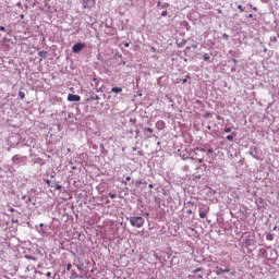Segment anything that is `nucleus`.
Here are the masks:
<instances>
[{"instance_id": "f257e3e1", "label": "nucleus", "mask_w": 279, "mask_h": 279, "mask_svg": "<svg viewBox=\"0 0 279 279\" xmlns=\"http://www.w3.org/2000/svg\"><path fill=\"white\" fill-rule=\"evenodd\" d=\"M128 219L133 228H143L145 226V218L141 216H131Z\"/></svg>"}, {"instance_id": "f03ea898", "label": "nucleus", "mask_w": 279, "mask_h": 279, "mask_svg": "<svg viewBox=\"0 0 279 279\" xmlns=\"http://www.w3.org/2000/svg\"><path fill=\"white\" fill-rule=\"evenodd\" d=\"M25 160H27V157L15 155L12 157V162L15 165V167H20V165H25Z\"/></svg>"}, {"instance_id": "7ed1b4c3", "label": "nucleus", "mask_w": 279, "mask_h": 279, "mask_svg": "<svg viewBox=\"0 0 279 279\" xmlns=\"http://www.w3.org/2000/svg\"><path fill=\"white\" fill-rule=\"evenodd\" d=\"M83 49H86V44L77 43L72 47L73 53H80Z\"/></svg>"}, {"instance_id": "20e7f679", "label": "nucleus", "mask_w": 279, "mask_h": 279, "mask_svg": "<svg viewBox=\"0 0 279 279\" xmlns=\"http://www.w3.org/2000/svg\"><path fill=\"white\" fill-rule=\"evenodd\" d=\"M68 101H70V102L82 101V96L75 95V94H69L68 95Z\"/></svg>"}, {"instance_id": "39448f33", "label": "nucleus", "mask_w": 279, "mask_h": 279, "mask_svg": "<svg viewBox=\"0 0 279 279\" xmlns=\"http://www.w3.org/2000/svg\"><path fill=\"white\" fill-rule=\"evenodd\" d=\"M95 7V0H83V8L85 10H90V8Z\"/></svg>"}, {"instance_id": "423d86ee", "label": "nucleus", "mask_w": 279, "mask_h": 279, "mask_svg": "<svg viewBox=\"0 0 279 279\" xmlns=\"http://www.w3.org/2000/svg\"><path fill=\"white\" fill-rule=\"evenodd\" d=\"M209 208L207 207L205 210H199L198 215L201 217V219H204L206 217V214L208 213Z\"/></svg>"}, {"instance_id": "0eeeda50", "label": "nucleus", "mask_w": 279, "mask_h": 279, "mask_svg": "<svg viewBox=\"0 0 279 279\" xmlns=\"http://www.w3.org/2000/svg\"><path fill=\"white\" fill-rule=\"evenodd\" d=\"M38 56L40 57L39 62H43V59L47 58V51L41 50L38 52Z\"/></svg>"}, {"instance_id": "6e6552de", "label": "nucleus", "mask_w": 279, "mask_h": 279, "mask_svg": "<svg viewBox=\"0 0 279 279\" xmlns=\"http://www.w3.org/2000/svg\"><path fill=\"white\" fill-rule=\"evenodd\" d=\"M111 93H116V95H119V93H123V88L121 87H112Z\"/></svg>"}, {"instance_id": "1a4fd4ad", "label": "nucleus", "mask_w": 279, "mask_h": 279, "mask_svg": "<svg viewBox=\"0 0 279 279\" xmlns=\"http://www.w3.org/2000/svg\"><path fill=\"white\" fill-rule=\"evenodd\" d=\"M215 274H216L217 276H221V275L223 274V269L220 268L219 266H217V267H216V270H215Z\"/></svg>"}, {"instance_id": "9d476101", "label": "nucleus", "mask_w": 279, "mask_h": 279, "mask_svg": "<svg viewBox=\"0 0 279 279\" xmlns=\"http://www.w3.org/2000/svg\"><path fill=\"white\" fill-rule=\"evenodd\" d=\"M203 60H204L205 62H210V53H205V54L203 56Z\"/></svg>"}, {"instance_id": "9b49d317", "label": "nucleus", "mask_w": 279, "mask_h": 279, "mask_svg": "<svg viewBox=\"0 0 279 279\" xmlns=\"http://www.w3.org/2000/svg\"><path fill=\"white\" fill-rule=\"evenodd\" d=\"M80 265H76L77 269L82 270L84 269V262H82V258H78Z\"/></svg>"}, {"instance_id": "f8f14e48", "label": "nucleus", "mask_w": 279, "mask_h": 279, "mask_svg": "<svg viewBox=\"0 0 279 279\" xmlns=\"http://www.w3.org/2000/svg\"><path fill=\"white\" fill-rule=\"evenodd\" d=\"M90 99H94L95 101H99L100 98H99V95L93 93L90 95Z\"/></svg>"}, {"instance_id": "ddd939ff", "label": "nucleus", "mask_w": 279, "mask_h": 279, "mask_svg": "<svg viewBox=\"0 0 279 279\" xmlns=\"http://www.w3.org/2000/svg\"><path fill=\"white\" fill-rule=\"evenodd\" d=\"M34 269H36V267H34L33 265H28L26 267V271H34Z\"/></svg>"}, {"instance_id": "4468645a", "label": "nucleus", "mask_w": 279, "mask_h": 279, "mask_svg": "<svg viewBox=\"0 0 279 279\" xmlns=\"http://www.w3.org/2000/svg\"><path fill=\"white\" fill-rule=\"evenodd\" d=\"M169 3H167V2H163L162 4H161V10H167V8H169Z\"/></svg>"}, {"instance_id": "2eb2a0df", "label": "nucleus", "mask_w": 279, "mask_h": 279, "mask_svg": "<svg viewBox=\"0 0 279 279\" xmlns=\"http://www.w3.org/2000/svg\"><path fill=\"white\" fill-rule=\"evenodd\" d=\"M19 97L21 98V99H25V92H19Z\"/></svg>"}, {"instance_id": "dca6fc26", "label": "nucleus", "mask_w": 279, "mask_h": 279, "mask_svg": "<svg viewBox=\"0 0 279 279\" xmlns=\"http://www.w3.org/2000/svg\"><path fill=\"white\" fill-rule=\"evenodd\" d=\"M144 132H149V134H154V129L146 128V129H144Z\"/></svg>"}, {"instance_id": "f3484780", "label": "nucleus", "mask_w": 279, "mask_h": 279, "mask_svg": "<svg viewBox=\"0 0 279 279\" xmlns=\"http://www.w3.org/2000/svg\"><path fill=\"white\" fill-rule=\"evenodd\" d=\"M93 82H96V84H95V88H97V86H99V78L94 77V78H93Z\"/></svg>"}, {"instance_id": "a211bd4d", "label": "nucleus", "mask_w": 279, "mask_h": 279, "mask_svg": "<svg viewBox=\"0 0 279 279\" xmlns=\"http://www.w3.org/2000/svg\"><path fill=\"white\" fill-rule=\"evenodd\" d=\"M222 38H223V40H230V35H228V34L225 33V34L222 35Z\"/></svg>"}, {"instance_id": "6ab92c4d", "label": "nucleus", "mask_w": 279, "mask_h": 279, "mask_svg": "<svg viewBox=\"0 0 279 279\" xmlns=\"http://www.w3.org/2000/svg\"><path fill=\"white\" fill-rule=\"evenodd\" d=\"M184 45H186V40H183V41L179 43V44H178V47H179V48H182V47H184Z\"/></svg>"}, {"instance_id": "aec40b11", "label": "nucleus", "mask_w": 279, "mask_h": 279, "mask_svg": "<svg viewBox=\"0 0 279 279\" xmlns=\"http://www.w3.org/2000/svg\"><path fill=\"white\" fill-rule=\"evenodd\" d=\"M25 258L27 260H36V257L29 256V255H25Z\"/></svg>"}, {"instance_id": "412c9836", "label": "nucleus", "mask_w": 279, "mask_h": 279, "mask_svg": "<svg viewBox=\"0 0 279 279\" xmlns=\"http://www.w3.org/2000/svg\"><path fill=\"white\" fill-rule=\"evenodd\" d=\"M238 10H240V12H245V8H243L241 4L238 5Z\"/></svg>"}, {"instance_id": "4be33fe9", "label": "nucleus", "mask_w": 279, "mask_h": 279, "mask_svg": "<svg viewBox=\"0 0 279 279\" xmlns=\"http://www.w3.org/2000/svg\"><path fill=\"white\" fill-rule=\"evenodd\" d=\"M225 132L226 134H230V132H232V128H225Z\"/></svg>"}, {"instance_id": "5701e85b", "label": "nucleus", "mask_w": 279, "mask_h": 279, "mask_svg": "<svg viewBox=\"0 0 279 279\" xmlns=\"http://www.w3.org/2000/svg\"><path fill=\"white\" fill-rule=\"evenodd\" d=\"M181 158H182V160H189V155L183 154V155H181Z\"/></svg>"}, {"instance_id": "b1692460", "label": "nucleus", "mask_w": 279, "mask_h": 279, "mask_svg": "<svg viewBox=\"0 0 279 279\" xmlns=\"http://www.w3.org/2000/svg\"><path fill=\"white\" fill-rule=\"evenodd\" d=\"M108 195L111 197V199H117V195L114 193H109Z\"/></svg>"}, {"instance_id": "393cba45", "label": "nucleus", "mask_w": 279, "mask_h": 279, "mask_svg": "<svg viewBox=\"0 0 279 279\" xmlns=\"http://www.w3.org/2000/svg\"><path fill=\"white\" fill-rule=\"evenodd\" d=\"M135 184L138 186L141 184H145V182L143 180H138V181H135Z\"/></svg>"}, {"instance_id": "a878e982", "label": "nucleus", "mask_w": 279, "mask_h": 279, "mask_svg": "<svg viewBox=\"0 0 279 279\" xmlns=\"http://www.w3.org/2000/svg\"><path fill=\"white\" fill-rule=\"evenodd\" d=\"M199 271H202V268H201V267L194 269V270H193V274H199Z\"/></svg>"}, {"instance_id": "bb28decb", "label": "nucleus", "mask_w": 279, "mask_h": 279, "mask_svg": "<svg viewBox=\"0 0 279 279\" xmlns=\"http://www.w3.org/2000/svg\"><path fill=\"white\" fill-rule=\"evenodd\" d=\"M54 186H56L57 191H61L62 190V185H60V184H56Z\"/></svg>"}, {"instance_id": "cd10ccee", "label": "nucleus", "mask_w": 279, "mask_h": 279, "mask_svg": "<svg viewBox=\"0 0 279 279\" xmlns=\"http://www.w3.org/2000/svg\"><path fill=\"white\" fill-rule=\"evenodd\" d=\"M197 49V44L192 45L191 47H187L186 49Z\"/></svg>"}, {"instance_id": "c85d7f7f", "label": "nucleus", "mask_w": 279, "mask_h": 279, "mask_svg": "<svg viewBox=\"0 0 279 279\" xmlns=\"http://www.w3.org/2000/svg\"><path fill=\"white\" fill-rule=\"evenodd\" d=\"M227 141H234V136L228 135V136H227Z\"/></svg>"}, {"instance_id": "c756f323", "label": "nucleus", "mask_w": 279, "mask_h": 279, "mask_svg": "<svg viewBox=\"0 0 279 279\" xmlns=\"http://www.w3.org/2000/svg\"><path fill=\"white\" fill-rule=\"evenodd\" d=\"M96 93H104V87L97 88Z\"/></svg>"}, {"instance_id": "7c9ffc66", "label": "nucleus", "mask_w": 279, "mask_h": 279, "mask_svg": "<svg viewBox=\"0 0 279 279\" xmlns=\"http://www.w3.org/2000/svg\"><path fill=\"white\" fill-rule=\"evenodd\" d=\"M71 267H73V265L68 264V266H66V271H71Z\"/></svg>"}, {"instance_id": "2f4dec72", "label": "nucleus", "mask_w": 279, "mask_h": 279, "mask_svg": "<svg viewBox=\"0 0 279 279\" xmlns=\"http://www.w3.org/2000/svg\"><path fill=\"white\" fill-rule=\"evenodd\" d=\"M223 274H230V268L223 269Z\"/></svg>"}, {"instance_id": "473e14b6", "label": "nucleus", "mask_w": 279, "mask_h": 279, "mask_svg": "<svg viewBox=\"0 0 279 279\" xmlns=\"http://www.w3.org/2000/svg\"><path fill=\"white\" fill-rule=\"evenodd\" d=\"M250 8H253L254 12H258V8L250 5Z\"/></svg>"}, {"instance_id": "72a5a7b5", "label": "nucleus", "mask_w": 279, "mask_h": 279, "mask_svg": "<svg viewBox=\"0 0 279 279\" xmlns=\"http://www.w3.org/2000/svg\"><path fill=\"white\" fill-rule=\"evenodd\" d=\"M167 14H168V13H167V10H165V11L161 12V16H167Z\"/></svg>"}, {"instance_id": "f704fd0d", "label": "nucleus", "mask_w": 279, "mask_h": 279, "mask_svg": "<svg viewBox=\"0 0 279 279\" xmlns=\"http://www.w3.org/2000/svg\"><path fill=\"white\" fill-rule=\"evenodd\" d=\"M150 50L153 51V53H156V48L151 47Z\"/></svg>"}, {"instance_id": "c9c22d12", "label": "nucleus", "mask_w": 279, "mask_h": 279, "mask_svg": "<svg viewBox=\"0 0 279 279\" xmlns=\"http://www.w3.org/2000/svg\"><path fill=\"white\" fill-rule=\"evenodd\" d=\"M213 151H214L213 148L207 149L208 154H213Z\"/></svg>"}, {"instance_id": "e433bc0d", "label": "nucleus", "mask_w": 279, "mask_h": 279, "mask_svg": "<svg viewBox=\"0 0 279 279\" xmlns=\"http://www.w3.org/2000/svg\"><path fill=\"white\" fill-rule=\"evenodd\" d=\"M197 162L198 165H202V162H204V159H198Z\"/></svg>"}, {"instance_id": "4c0bfd02", "label": "nucleus", "mask_w": 279, "mask_h": 279, "mask_svg": "<svg viewBox=\"0 0 279 279\" xmlns=\"http://www.w3.org/2000/svg\"><path fill=\"white\" fill-rule=\"evenodd\" d=\"M0 32H5V28L3 26H0Z\"/></svg>"}, {"instance_id": "58836bf2", "label": "nucleus", "mask_w": 279, "mask_h": 279, "mask_svg": "<svg viewBox=\"0 0 279 279\" xmlns=\"http://www.w3.org/2000/svg\"><path fill=\"white\" fill-rule=\"evenodd\" d=\"M46 276H47L48 278H51V272L48 271V272L46 274Z\"/></svg>"}, {"instance_id": "ea45409f", "label": "nucleus", "mask_w": 279, "mask_h": 279, "mask_svg": "<svg viewBox=\"0 0 279 279\" xmlns=\"http://www.w3.org/2000/svg\"><path fill=\"white\" fill-rule=\"evenodd\" d=\"M157 5H158V8H162V3L161 2H158Z\"/></svg>"}, {"instance_id": "a19ab883", "label": "nucleus", "mask_w": 279, "mask_h": 279, "mask_svg": "<svg viewBox=\"0 0 279 279\" xmlns=\"http://www.w3.org/2000/svg\"><path fill=\"white\" fill-rule=\"evenodd\" d=\"M132 180V177H126V182H130Z\"/></svg>"}, {"instance_id": "79ce46f5", "label": "nucleus", "mask_w": 279, "mask_h": 279, "mask_svg": "<svg viewBox=\"0 0 279 279\" xmlns=\"http://www.w3.org/2000/svg\"><path fill=\"white\" fill-rule=\"evenodd\" d=\"M197 278H198V279H204V276L197 275Z\"/></svg>"}, {"instance_id": "37998d69", "label": "nucleus", "mask_w": 279, "mask_h": 279, "mask_svg": "<svg viewBox=\"0 0 279 279\" xmlns=\"http://www.w3.org/2000/svg\"><path fill=\"white\" fill-rule=\"evenodd\" d=\"M124 47H126V48L130 47V43H125Z\"/></svg>"}, {"instance_id": "c03bdc74", "label": "nucleus", "mask_w": 279, "mask_h": 279, "mask_svg": "<svg viewBox=\"0 0 279 279\" xmlns=\"http://www.w3.org/2000/svg\"><path fill=\"white\" fill-rule=\"evenodd\" d=\"M39 228H45V223L41 222V223L39 225Z\"/></svg>"}, {"instance_id": "a18cd8bd", "label": "nucleus", "mask_w": 279, "mask_h": 279, "mask_svg": "<svg viewBox=\"0 0 279 279\" xmlns=\"http://www.w3.org/2000/svg\"><path fill=\"white\" fill-rule=\"evenodd\" d=\"M148 187H149V189H154V184L150 183V184L148 185Z\"/></svg>"}, {"instance_id": "49530a36", "label": "nucleus", "mask_w": 279, "mask_h": 279, "mask_svg": "<svg viewBox=\"0 0 279 279\" xmlns=\"http://www.w3.org/2000/svg\"><path fill=\"white\" fill-rule=\"evenodd\" d=\"M72 277L73 278H77V274H72Z\"/></svg>"}, {"instance_id": "de8ad7c7", "label": "nucleus", "mask_w": 279, "mask_h": 279, "mask_svg": "<svg viewBox=\"0 0 279 279\" xmlns=\"http://www.w3.org/2000/svg\"><path fill=\"white\" fill-rule=\"evenodd\" d=\"M248 19H254V15H253V14H250V15H248Z\"/></svg>"}, {"instance_id": "09e8293b", "label": "nucleus", "mask_w": 279, "mask_h": 279, "mask_svg": "<svg viewBox=\"0 0 279 279\" xmlns=\"http://www.w3.org/2000/svg\"><path fill=\"white\" fill-rule=\"evenodd\" d=\"M199 150H201V151H206V149H205V148H201Z\"/></svg>"}, {"instance_id": "8fccbe9b", "label": "nucleus", "mask_w": 279, "mask_h": 279, "mask_svg": "<svg viewBox=\"0 0 279 279\" xmlns=\"http://www.w3.org/2000/svg\"><path fill=\"white\" fill-rule=\"evenodd\" d=\"M233 62L236 63V59H233Z\"/></svg>"}, {"instance_id": "3c124183", "label": "nucleus", "mask_w": 279, "mask_h": 279, "mask_svg": "<svg viewBox=\"0 0 279 279\" xmlns=\"http://www.w3.org/2000/svg\"><path fill=\"white\" fill-rule=\"evenodd\" d=\"M133 151H136V147L133 148Z\"/></svg>"}, {"instance_id": "603ef678", "label": "nucleus", "mask_w": 279, "mask_h": 279, "mask_svg": "<svg viewBox=\"0 0 279 279\" xmlns=\"http://www.w3.org/2000/svg\"><path fill=\"white\" fill-rule=\"evenodd\" d=\"M191 213H193L192 210H189V214L191 215Z\"/></svg>"}, {"instance_id": "864d4df0", "label": "nucleus", "mask_w": 279, "mask_h": 279, "mask_svg": "<svg viewBox=\"0 0 279 279\" xmlns=\"http://www.w3.org/2000/svg\"><path fill=\"white\" fill-rule=\"evenodd\" d=\"M207 130H210V126H207Z\"/></svg>"}, {"instance_id": "5fc2aeb1", "label": "nucleus", "mask_w": 279, "mask_h": 279, "mask_svg": "<svg viewBox=\"0 0 279 279\" xmlns=\"http://www.w3.org/2000/svg\"><path fill=\"white\" fill-rule=\"evenodd\" d=\"M11 213H14V209H11Z\"/></svg>"}]
</instances>
